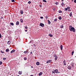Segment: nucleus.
<instances>
[{
    "mask_svg": "<svg viewBox=\"0 0 76 76\" xmlns=\"http://www.w3.org/2000/svg\"><path fill=\"white\" fill-rule=\"evenodd\" d=\"M33 45H34V46L35 47V46H36V45L34 44H33Z\"/></svg>",
    "mask_w": 76,
    "mask_h": 76,
    "instance_id": "nucleus-50",
    "label": "nucleus"
},
{
    "mask_svg": "<svg viewBox=\"0 0 76 76\" xmlns=\"http://www.w3.org/2000/svg\"><path fill=\"white\" fill-rule=\"evenodd\" d=\"M40 18V19H44L43 17H41Z\"/></svg>",
    "mask_w": 76,
    "mask_h": 76,
    "instance_id": "nucleus-39",
    "label": "nucleus"
},
{
    "mask_svg": "<svg viewBox=\"0 0 76 76\" xmlns=\"http://www.w3.org/2000/svg\"><path fill=\"white\" fill-rule=\"evenodd\" d=\"M20 21L21 22V23H23V20L22 19H20Z\"/></svg>",
    "mask_w": 76,
    "mask_h": 76,
    "instance_id": "nucleus-21",
    "label": "nucleus"
},
{
    "mask_svg": "<svg viewBox=\"0 0 76 76\" xmlns=\"http://www.w3.org/2000/svg\"><path fill=\"white\" fill-rule=\"evenodd\" d=\"M22 72L21 71H19L18 72V74L19 75H22Z\"/></svg>",
    "mask_w": 76,
    "mask_h": 76,
    "instance_id": "nucleus-14",
    "label": "nucleus"
},
{
    "mask_svg": "<svg viewBox=\"0 0 76 76\" xmlns=\"http://www.w3.org/2000/svg\"><path fill=\"white\" fill-rule=\"evenodd\" d=\"M11 1L12 2H15V0H12Z\"/></svg>",
    "mask_w": 76,
    "mask_h": 76,
    "instance_id": "nucleus-32",
    "label": "nucleus"
},
{
    "mask_svg": "<svg viewBox=\"0 0 76 76\" xmlns=\"http://www.w3.org/2000/svg\"><path fill=\"white\" fill-rule=\"evenodd\" d=\"M61 28H63L64 27V26L61 25L60 26Z\"/></svg>",
    "mask_w": 76,
    "mask_h": 76,
    "instance_id": "nucleus-23",
    "label": "nucleus"
},
{
    "mask_svg": "<svg viewBox=\"0 0 76 76\" xmlns=\"http://www.w3.org/2000/svg\"><path fill=\"white\" fill-rule=\"evenodd\" d=\"M36 64L37 65V66H39L40 64L39 62H37L36 63Z\"/></svg>",
    "mask_w": 76,
    "mask_h": 76,
    "instance_id": "nucleus-12",
    "label": "nucleus"
},
{
    "mask_svg": "<svg viewBox=\"0 0 76 76\" xmlns=\"http://www.w3.org/2000/svg\"><path fill=\"white\" fill-rule=\"evenodd\" d=\"M73 54H74V51H73L72 52V56H73Z\"/></svg>",
    "mask_w": 76,
    "mask_h": 76,
    "instance_id": "nucleus-27",
    "label": "nucleus"
},
{
    "mask_svg": "<svg viewBox=\"0 0 76 76\" xmlns=\"http://www.w3.org/2000/svg\"><path fill=\"white\" fill-rule=\"evenodd\" d=\"M57 18H56L54 20V21H55V22H56V21H57Z\"/></svg>",
    "mask_w": 76,
    "mask_h": 76,
    "instance_id": "nucleus-26",
    "label": "nucleus"
},
{
    "mask_svg": "<svg viewBox=\"0 0 76 76\" xmlns=\"http://www.w3.org/2000/svg\"><path fill=\"white\" fill-rule=\"evenodd\" d=\"M68 11H69V12H70V11H71V10H70V9H69Z\"/></svg>",
    "mask_w": 76,
    "mask_h": 76,
    "instance_id": "nucleus-40",
    "label": "nucleus"
},
{
    "mask_svg": "<svg viewBox=\"0 0 76 76\" xmlns=\"http://www.w3.org/2000/svg\"><path fill=\"white\" fill-rule=\"evenodd\" d=\"M48 24H49V25H50L51 24V22L50 21V20H48Z\"/></svg>",
    "mask_w": 76,
    "mask_h": 76,
    "instance_id": "nucleus-10",
    "label": "nucleus"
},
{
    "mask_svg": "<svg viewBox=\"0 0 76 76\" xmlns=\"http://www.w3.org/2000/svg\"><path fill=\"white\" fill-rule=\"evenodd\" d=\"M43 1L45 3H47V1L45 0H43Z\"/></svg>",
    "mask_w": 76,
    "mask_h": 76,
    "instance_id": "nucleus-30",
    "label": "nucleus"
},
{
    "mask_svg": "<svg viewBox=\"0 0 76 76\" xmlns=\"http://www.w3.org/2000/svg\"><path fill=\"white\" fill-rule=\"evenodd\" d=\"M70 16V17H72V12H70V14H69Z\"/></svg>",
    "mask_w": 76,
    "mask_h": 76,
    "instance_id": "nucleus-20",
    "label": "nucleus"
},
{
    "mask_svg": "<svg viewBox=\"0 0 76 76\" xmlns=\"http://www.w3.org/2000/svg\"><path fill=\"white\" fill-rule=\"evenodd\" d=\"M64 11H67V10H68V9H67V8H64Z\"/></svg>",
    "mask_w": 76,
    "mask_h": 76,
    "instance_id": "nucleus-19",
    "label": "nucleus"
},
{
    "mask_svg": "<svg viewBox=\"0 0 76 76\" xmlns=\"http://www.w3.org/2000/svg\"><path fill=\"white\" fill-rule=\"evenodd\" d=\"M6 52H8V51H9V49H6Z\"/></svg>",
    "mask_w": 76,
    "mask_h": 76,
    "instance_id": "nucleus-22",
    "label": "nucleus"
},
{
    "mask_svg": "<svg viewBox=\"0 0 76 76\" xmlns=\"http://www.w3.org/2000/svg\"><path fill=\"white\" fill-rule=\"evenodd\" d=\"M54 72L55 73H60V72H58V70L57 69H56V70H54Z\"/></svg>",
    "mask_w": 76,
    "mask_h": 76,
    "instance_id": "nucleus-3",
    "label": "nucleus"
},
{
    "mask_svg": "<svg viewBox=\"0 0 76 76\" xmlns=\"http://www.w3.org/2000/svg\"><path fill=\"white\" fill-rule=\"evenodd\" d=\"M67 69H69V70H71V69H72V67H71V66H68L67 67Z\"/></svg>",
    "mask_w": 76,
    "mask_h": 76,
    "instance_id": "nucleus-6",
    "label": "nucleus"
},
{
    "mask_svg": "<svg viewBox=\"0 0 76 76\" xmlns=\"http://www.w3.org/2000/svg\"><path fill=\"white\" fill-rule=\"evenodd\" d=\"M42 74V72H40L39 74V76H41Z\"/></svg>",
    "mask_w": 76,
    "mask_h": 76,
    "instance_id": "nucleus-15",
    "label": "nucleus"
},
{
    "mask_svg": "<svg viewBox=\"0 0 76 76\" xmlns=\"http://www.w3.org/2000/svg\"><path fill=\"white\" fill-rule=\"evenodd\" d=\"M48 16H46V17H45V18L47 19H48Z\"/></svg>",
    "mask_w": 76,
    "mask_h": 76,
    "instance_id": "nucleus-38",
    "label": "nucleus"
},
{
    "mask_svg": "<svg viewBox=\"0 0 76 76\" xmlns=\"http://www.w3.org/2000/svg\"><path fill=\"white\" fill-rule=\"evenodd\" d=\"M16 25H19V21H17L16 22Z\"/></svg>",
    "mask_w": 76,
    "mask_h": 76,
    "instance_id": "nucleus-13",
    "label": "nucleus"
},
{
    "mask_svg": "<svg viewBox=\"0 0 76 76\" xmlns=\"http://www.w3.org/2000/svg\"><path fill=\"white\" fill-rule=\"evenodd\" d=\"M31 68H34V67H33V66H31Z\"/></svg>",
    "mask_w": 76,
    "mask_h": 76,
    "instance_id": "nucleus-45",
    "label": "nucleus"
},
{
    "mask_svg": "<svg viewBox=\"0 0 76 76\" xmlns=\"http://www.w3.org/2000/svg\"><path fill=\"white\" fill-rule=\"evenodd\" d=\"M24 54H27V53H28V51L26 50L24 52Z\"/></svg>",
    "mask_w": 76,
    "mask_h": 76,
    "instance_id": "nucleus-17",
    "label": "nucleus"
},
{
    "mask_svg": "<svg viewBox=\"0 0 76 76\" xmlns=\"http://www.w3.org/2000/svg\"><path fill=\"white\" fill-rule=\"evenodd\" d=\"M1 52L2 53H4V52H3L2 51H1Z\"/></svg>",
    "mask_w": 76,
    "mask_h": 76,
    "instance_id": "nucleus-44",
    "label": "nucleus"
},
{
    "mask_svg": "<svg viewBox=\"0 0 76 76\" xmlns=\"http://www.w3.org/2000/svg\"><path fill=\"white\" fill-rule=\"evenodd\" d=\"M58 19L59 20H61V17H59Z\"/></svg>",
    "mask_w": 76,
    "mask_h": 76,
    "instance_id": "nucleus-24",
    "label": "nucleus"
},
{
    "mask_svg": "<svg viewBox=\"0 0 76 76\" xmlns=\"http://www.w3.org/2000/svg\"><path fill=\"white\" fill-rule=\"evenodd\" d=\"M63 64L64 66H66V60L64 61L63 62Z\"/></svg>",
    "mask_w": 76,
    "mask_h": 76,
    "instance_id": "nucleus-4",
    "label": "nucleus"
},
{
    "mask_svg": "<svg viewBox=\"0 0 76 76\" xmlns=\"http://www.w3.org/2000/svg\"><path fill=\"white\" fill-rule=\"evenodd\" d=\"M55 4H56V6H57V5H58V2H57L56 3H55Z\"/></svg>",
    "mask_w": 76,
    "mask_h": 76,
    "instance_id": "nucleus-28",
    "label": "nucleus"
},
{
    "mask_svg": "<svg viewBox=\"0 0 76 76\" xmlns=\"http://www.w3.org/2000/svg\"><path fill=\"white\" fill-rule=\"evenodd\" d=\"M53 57H55V60H57L58 58V57L56 56V54H55L53 55Z\"/></svg>",
    "mask_w": 76,
    "mask_h": 76,
    "instance_id": "nucleus-2",
    "label": "nucleus"
},
{
    "mask_svg": "<svg viewBox=\"0 0 76 76\" xmlns=\"http://www.w3.org/2000/svg\"><path fill=\"white\" fill-rule=\"evenodd\" d=\"M23 10H21L20 11V14L21 15H22L23 14Z\"/></svg>",
    "mask_w": 76,
    "mask_h": 76,
    "instance_id": "nucleus-16",
    "label": "nucleus"
},
{
    "mask_svg": "<svg viewBox=\"0 0 76 76\" xmlns=\"http://www.w3.org/2000/svg\"><path fill=\"white\" fill-rule=\"evenodd\" d=\"M40 26H42V27H44V24L42 23H40Z\"/></svg>",
    "mask_w": 76,
    "mask_h": 76,
    "instance_id": "nucleus-5",
    "label": "nucleus"
},
{
    "mask_svg": "<svg viewBox=\"0 0 76 76\" xmlns=\"http://www.w3.org/2000/svg\"><path fill=\"white\" fill-rule=\"evenodd\" d=\"M73 1V0H72V1Z\"/></svg>",
    "mask_w": 76,
    "mask_h": 76,
    "instance_id": "nucleus-56",
    "label": "nucleus"
},
{
    "mask_svg": "<svg viewBox=\"0 0 76 76\" xmlns=\"http://www.w3.org/2000/svg\"><path fill=\"white\" fill-rule=\"evenodd\" d=\"M55 72L53 71H52V73H54V74H55Z\"/></svg>",
    "mask_w": 76,
    "mask_h": 76,
    "instance_id": "nucleus-36",
    "label": "nucleus"
},
{
    "mask_svg": "<svg viewBox=\"0 0 76 76\" xmlns=\"http://www.w3.org/2000/svg\"><path fill=\"white\" fill-rule=\"evenodd\" d=\"M2 61H0V65H1L2 64Z\"/></svg>",
    "mask_w": 76,
    "mask_h": 76,
    "instance_id": "nucleus-37",
    "label": "nucleus"
},
{
    "mask_svg": "<svg viewBox=\"0 0 76 76\" xmlns=\"http://www.w3.org/2000/svg\"><path fill=\"white\" fill-rule=\"evenodd\" d=\"M74 1V3H76V0H75Z\"/></svg>",
    "mask_w": 76,
    "mask_h": 76,
    "instance_id": "nucleus-46",
    "label": "nucleus"
},
{
    "mask_svg": "<svg viewBox=\"0 0 76 76\" xmlns=\"http://www.w3.org/2000/svg\"><path fill=\"white\" fill-rule=\"evenodd\" d=\"M10 24L12 25H14V24L13 23H10Z\"/></svg>",
    "mask_w": 76,
    "mask_h": 76,
    "instance_id": "nucleus-31",
    "label": "nucleus"
},
{
    "mask_svg": "<svg viewBox=\"0 0 76 76\" xmlns=\"http://www.w3.org/2000/svg\"><path fill=\"white\" fill-rule=\"evenodd\" d=\"M49 37H52L53 35L51 34H49Z\"/></svg>",
    "mask_w": 76,
    "mask_h": 76,
    "instance_id": "nucleus-18",
    "label": "nucleus"
},
{
    "mask_svg": "<svg viewBox=\"0 0 76 76\" xmlns=\"http://www.w3.org/2000/svg\"><path fill=\"white\" fill-rule=\"evenodd\" d=\"M60 48L61 50H63V45H60Z\"/></svg>",
    "mask_w": 76,
    "mask_h": 76,
    "instance_id": "nucleus-11",
    "label": "nucleus"
},
{
    "mask_svg": "<svg viewBox=\"0 0 76 76\" xmlns=\"http://www.w3.org/2000/svg\"><path fill=\"white\" fill-rule=\"evenodd\" d=\"M6 58H3V59L4 60H6Z\"/></svg>",
    "mask_w": 76,
    "mask_h": 76,
    "instance_id": "nucleus-41",
    "label": "nucleus"
},
{
    "mask_svg": "<svg viewBox=\"0 0 76 76\" xmlns=\"http://www.w3.org/2000/svg\"><path fill=\"white\" fill-rule=\"evenodd\" d=\"M25 32H27V30H25Z\"/></svg>",
    "mask_w": 76,
    "mask_h": 76,
    "instance_id": "nucleus-51",
    "label": "nucleus"
},
{
    "mask_svg": "<svg viewBox=\"0 0 76 76\" xmlns=\"http://www.w3.org/2000/svg\"><path fill=\"white\" fill-rule=\"evenodd\" d=\"M24 60H27V58H26V57H24Z\"/></svg>",
    "mask_w": 76,
    "mask_h": 76,
    "instance_id": "nucleus-29",
    "label": "nucleus"
},
{
    "mask_svg": "<svg viewBox=\"0 0 76 76\" xmlns=\"http://www.w3.org/2000/svg\"><path fill=\"white\" fill-rule=\"evenodd\" d=\"M3 17H1V19H3Z\"/></svg>",
    "mask_w": 76,
    "mask_h": 76,
    "instance_id": "nucleus-47",
    "label": "nucleus"
},
{
    "mask_svg": "<svg viewBox=\"0 0 76 76\" xmlns=\"http://www.w3.org/2000/svg\"><path fill=\"white\" fill-rule=\"evenodd\" d=\"M53 10H54V11H55V10H56V8H54Z\"/></svg>",
    "mask_w": 76,
    "mask_h": 76,
    "instance_id": "nucleus-49",
    "label": "nucleus"
},
{
    "mask_svg": "<svg viewBox=\"0 0 76 76\" xmlns=\"http://www.w3.org/2000/svg\"><path fill=\"white\" fill-rule=\"evenodd\" d=\"M58 12H59V13H62V11L61 10H59V11H58Z\"/></svg>",
    "mask_w": 76,
    "mask_h": 76,
    "instance_id": "nucleus-25",
    "label": "nucleus"
},
{
    "mask_svg": "<svg viewBox=\"0 0 76 76\" xmlns=\"http://www.w3.org/2000/svg\"><path fill=\"white\" fill-rule=\"evenodd\" d=\"M28 3V4H31V1H29Z\"/></svg>",
    "mask_w": 76,
    "mask_h": 76,
    "instance_id": "nucleus-33",
    "label": "nucleus"
},
{
    "mask_svg": "<svg viewBox=\"0 0 76 76\" xmlns=\"http://www.w3.org/2000/svg\"><path fill=\"white\" fill-rule=\"evenodd\" d=\"M30 76H34V75H31Z\"/></svg>",
    "mask_w": 76,
    "mask_h": 76,
    "instance_id": "nucleus-53",
    "label": "nucleus"
},
{
    "mask_svg": "<svg viewBox=\"0 0 76 76\" xmlns=\"http://www.w3.org/2000/svg\"><path fill=\"white\" fill-rule=\"evenodd\" d=\"M11 43V42H10V41H9L7 42V44L8 45H10V44Z\"/></svg>",
    "mask_w": 76,
    "mask_h": 76,
    "instance_id": "nucleus-8",
    "label": "nucleus"
},
{
    "mask_svg": "<svg viewBox=\"0 0 76 76\" xmlns=\"http://www.w3.org/2000/svg\"><path fill=\"white\" fill-rule=\"evenodd\" d=\"M64 5V3H62L61 4V5H62V7Z\"/></svg>",
    "mask_w": 76,
    "mask_h": 76,
    "instance_id": "nucleus-34",
    "label": "nucleus"
},
{
    "mask_svg": "<svg viewBox=\"0 0 76 76\" xmlns=\"http://www.w3.org/2000/svg\"><path fill=\"white\" fill-rule=\"evenodd\" d=\"M30 54L31 55L32 54H32H33V53H32V51L30 53Z\"/></svg>",
    "mask_w": 76,
    "mask_h": 76,
    "instance_id": "nucleus-42",
    "label": "nucleus"
},
{
    "mask_svg": "<svg viewBox=\"0 0 76 76\" xmlns=\"http://www.w3.org/2000/svg\"><path fill=\"white\" fill-rule=\"evenodd\" d=\"M72 66H73V64H72Z\"/></svg>",
    "mask_w": 76,
    "mask_h": 76,
    "instance_id": "nucleus-55",
    "label": "nucleus"
},
{
    "mask_svg": "<svg viewBox=\"0 0 76 76\" xmlns=\"http://www.w3.org/2000/svg\"><path fill=\"white\" fill-rule=\"evenodd\" d=\"M51 60H48L46 62L47 63H51Z\"/></svg>",
    "mask_w": 76,
    "mask_h": 76,
    "instance_id": "nucleus-7",
    "label": "nucleus"
},
{
    "mask_svg": "<svg viewBox=\"0 0 76 76\" xmlns=\"http://www.w3.org/2000/svg\"><path fill=\"white\" fill-rule=\"evenodd\" d=\"M67 9H70V7H67Z\"/></svg>",
    "mask_w": 76,
    "mask_h": 76,
    "instance_id": "nucleus-35",
    "label": "nucleus"
},
{
    "mask_svg": "<svg viewBox=\"0 0 76 76\" xmlns=\"http://www.w3.org/2000/svg\"><path fill=\"white\" fill-rule=\"evenodd\" d=\"M32 45V46H33V45Z\"/></svg>",
    "mask_w": 76,
    "mask_h": 76,
    "instance_id": "nucleus-58",
    "label": "nucleus"
},
{
    "mask_svg": "<svg viewBox=\"0 0 76 76\" xmlns=\"http://www.w3.org/2000/svg\"><path fill=\"white\" fill-rule=\"evenodd\" d=\"M25 28H26V29H27V26L25 27Z\"/></svg>",
    "mask_w": 76,
    "mask_h": 76,
    "instance_id": "nucleus-48",
    "label": "nucleus"
},
{
    "mask_svg": "<svg viewBox=\"0 0 76 76\" xmlns=\"http://www.w3.org/2000/svg\"><path fill=\"white\" fill-rule=\"evenodd\" d=\"M39 6L40 7H41V5H39Z\"/></svg>",
    "mask_w": 76,
    "mask_h": 76,
    "instance_id": "nucleus-52",
    "label": "nucleus"
},
{
    "mask_svg": "<svg viewBox=\"0 0 76 76\" xmlns=\"http://www.w3.org/2000/svg\"><path fill=\"white\" fill-rule=\"evenodd\" d=\"M15 50L14 49L11 51L10 53H14V52H15Z\"/></svg>",
    "mask_w": 76,
    "mask_h": 76,
    "instance_id": "nucleus-9",
    "label": "nucleus"
},
{
    "mask_svg": "<svg viewBox=\"0 0 76 76\" xmlns=\"http://www.w3.org/2000/svg\"><path fill=\"white\" fill-rule=\"evenodd\" d=\"M69 29L70 31H73V32H75L76 30L73 27H72V26H70L69 27Z\"/></svg>",
    "mask_w": 76,
    "mask_h": 76,
    "instance_id": "nucleus-1",
    "label": "nucleus"
},
{
    "mask_svg": "<svg viewBox=\"0 0 76 76\" xmlns=\"http://www.w3.org/2000/svg\"><path fill=\"white\" fill-rule=\"evenodd\" d=\"M0 38H1V35L0 33Z\"/></svg>",
    "mask_w": 76,
    "mask_h": 76,
    "instance_id": "nucleus-43",
    "label": "nucleus"
},
{
    "mask_svg": "<svg viewBox=\"0 0 76 76\" xmlns=\"http://www.w3.org/2000/svg\"><path fill=\"white\" fill-rule=\"evenodd\" d=\"M17 76H19V75H17Z\"/></svg>",
    "mask_w": 76,
    "mask_h": 76,
    "instance_id": "nucleus-57",
    "label": "nucleus"
},
{
    "mask_svg": "<svg viewBox=\"0 0 76 76\" xmlns=\"http://www.w3.org/2000/svg\"><path fill=\"white\" fill-rule=\"evenodd\" d=\"M61 1H64V0H61Z\"/></svg>",
    "mask_w": 76,
    "mask_h": 76,
    "instance_id": "nucleus-54",
    "label": "nucleus"
}]
</instances>
